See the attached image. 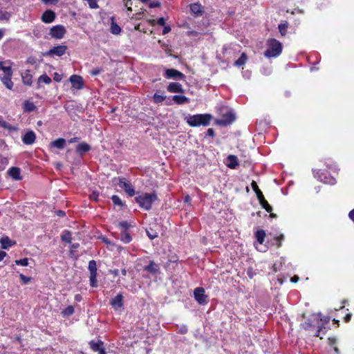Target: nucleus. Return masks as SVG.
Wrapping results in <instances>:
<instances>
[{
	"mask_svg": "<svg viewBox=\"0 0 354 354\" xmlns=\"http://www.w3.org/2000/svg\"><path fill=\"white\" fill-rule=\"evenodd\" d=\"M212 120L209 114H197L186 118L187 124L191 127L207 126Z\"/></svg>",
	"mask_w": 354,
	"mask_h": 354,
	"instance_id": "f257e3e1",
	"label": "nucleus"
},
{
	"mask_svg": "<svg viewBox=\"0 0 354 354\" xmlns=\"http://www.w3.org/2000/svg\"><path fill=\"white\" fill-rule=\"evenodd\" d=\"M282 51L281 44L275 39H270L267 41V49L264 55L268 58L277 57Z\"/></svg>",
	"mask_w": 354,
	"mask_h": 354,
	"instance_id": "f03ea898",
	"label": "nucleus"
},
{
	"mask_svg": "<svg viewBox=\"0 0 354 354\" xmlns=\"http://www.w3.org/2000/svg\"><path fill=\"white\" fill-rule=\"evenodd\" d=\"M135 199L141 207L149 210L151 209L153 203L156 201L157 196L155 194L145 193L136 196Z\"/></svg>",
	"mask_w": 354,
	"mask_h": 354,
	"instance_id": "7ed1b4c3",
	"label": "nucleus"
},
{
	"mask_svg": "<svg viewBox=\"0 0 354 354\" xmlns=\"http://www.w3.org/2000/svg\"><path fill=\"white\" fill-rule=\"evenodd\" d=\"M248 180L250 181V186L252 190L255 192L257 197L261 204V207L265 209L268 212H271L272 210V207L269 205L268 201L265 199L263 193L259 189L257 182L254 180H250L248 178Z\"/></svg>",
	"mask_w": 354,
	"mask_h": 354,
	"instance_id": "20e7f679",
	"label": "nucleus"
},
{
	"mask_svg": "<svg viewBox=\"0 0 354 354\" xmlns=\"http://www.w3.org/2000/svg\"><path fill=\"white\" fill-rule=\"evenodd\" d=\"M66 33V29L62 25H57V26H53L50 29V32H49V35L51 36V37L56 39H62L64 37Z\"/></svg>",
	"mask_w": 354,
	"mask_h": 354,
	"instance_id": "39448f33",
	"label": "nucleus"
},
{
	"mask_svg": "<svg viewBox=\"0 0 354 354\" xmlns=\"http://www.w3.org/2000/svg\"><path fill=\"white\" fill-rule=\"evenodd\" d=\"M255 236L257 241V243L255 244L257 250L260 252H266L268 248L266 245L263 244L266 236L265 231L263 230H257L255 233Z\"/></svg>",
	"mask_w": 354,
	"mask_h": 354,
	"instance_id": "423d86ee",
	"label": "nucleus"
},
{
	"mask_svg": "<svg viewBox=\"0 0 354 354\" xmlns=\"http://www.w3.org/2000/svg\"><path fill=\"white\" fill-rule=\"evenodd\" d=\"M314 177L318 180L323 182L326 184L334 185L336 183L335 178L327 176L326 174L320 172L319 170L313 169Z\"/></svg>",
	"mask_w": 354,
	"mask_h": 354,
	"instance_id": "0eeeda50",
	"label": "nucleus"
},
{
	"mask_svg": "<svg viewBox=\"0 0 354 354\" xmlns=\"http://www.w3.org/2000/svg\"><path fill=\"white\" fill-rule=\"evenodd\" d=\"M67 46L64 45H59L50 48L48 52L45 53L46 56H62L66 53Z\"/></svg>",
	"mask_w": 354,
	"mask_h": 354,
	"instance_id": "6e6552de",
	"label": "nucleus"
},
{
	"mask_svg": "<svg viewBox=\"0 0 354 354\" xmlns=\"http://www.w3.org/2000/svg\"><path fill=\"white\" fill-rule=\"evenodd\" d=\"M194 297L201 304L207 303V296L205 295V290L203 288H196L194 290Z\"/></svg>",
	"mask_w": 354,
	"mask_h": 354,
	"instance_id": "1a4fd4ad",
	"label": "nucleus"
},
{
	"mask_svg": "<svg viewBox=\"0 0 354 354\" xmlns=\"http://www.w3.org/2000/svg\"><path fill=\"white\" fill-rule=\"evenodd\" d=\"M165 77L168 79L182 80L185 75L176 69L170 68L165 71Z\"/></svg>",
	"mask_w": 354,
	"mask_h": 354,
	"instance_id": "9d476101",
	"label": "nucleus"
},
{
	"mask_svg": "<svg viewBox=\"0 0 354 354\" xmlns=\"http://www.w3.org/2000/svg\"><path fill=\"white\" fill-rule=\"evenodd\" d=\"M70 82H71L73 87L77 89H81L83 88V80L81 76L73 75L70 77Z\"/></svg>",
	"mask_w": 354,
	"mask_h": 354,
	"instance_id": "9b49d317",
	"label": "nucleus"
},
{
	"mask_svg": "<svg viewBox=\"0 0 354 354\" xmlns=\"http://www.w3.org/2000/svg\"><path fill=\"white\" fill-rule=\"evenodd\" d=\"M8 174L15 180H21L22 179V176L21 175V169L19 167H10L8 170Z\"/></svg>",
	"mask_w": 354,
	"mask_h": 354,
	"instance_id": "f8f14e48",
	"label": "nucleus"
},
{
	"mask_svg": "<svg viewBox=\"0 0 354 354\" xmlns=\"http://www.w3.org/2000/svg\"><path fill=\"white\" fill-rule=\"evenodd\" d=\"M118 185L120 188L123 189L125 191V192L130 196L134 195V189L129 183L120 180Z\"/></svg>",
	"mask_w": 354,
	"mask_h": 354,
	"instance_id": "ddd939ff",
	"label": "nucleus"
},
{
	"mask_svg": "<svg viewBox=\"0 0 354 354\" xmlns=\"http://www.w3.org/2000/svg\"><path fill=\"white\" fill-rule=\"evenodd\" d=\"M315 317V319H319L320 322H322L321 324L318 323V330L317 331L315 335L317 337H319L320 335V332L322 329V326L326 324H328V322H329V318H328L327 317H322V315L320 313H318L315 315H314Z\"/></svg>",
	"mask_w": 354,
	"mask_h": 354,
	"instance_id": "4468645a",
	"label": "nucleus"
},
{
	"mask_svg": "<svg viewBox=\"0 0 354 354\" xmlns=\"http://www.w3.org/2000/svg\"><path fill=\"white\" fill-rule=\"evenodd\" d=\"M111 305L115 308L118 309L123 306V296L122 294H118L110 301Z\"/></svg>",
	"mask_w": 354,
	"mask_h": 354,
	"instance_id": "2eb2a0df",
	"label": "nucleus"
},
{
	"mask_svg": "<svg viewBox=\"0 0 354 354\" xmlns=\"http://www.w3.org/2000/svg\"><path fill=\"white\" fill-rule=\"evenodd\" d=\"M55 19V14L53 11L48 10L44 12L41 17V20L46 24L53 22Z\"/></svg>",
	"mask_w": 354,
	"mask_h": 354,
	"instance_id": "dca6fc26",
	"label": "nucleus"
},
{
	"mask_svg": "<svg viewBox=\"0 0 354 354\" xmlns=\"http://www.w3.org/2000/svg\"><path fill=\"white\" fill-rule=\"evenodd\" d=\"M169 92L171 93H183L184 90L182 85L178 82H171L167 87Z\"/></svg>",
	"mask_w": 354,
	"mask_h": 354,
	"instance_id": "f3484780",
	"label": "nucleus"
},
{
	"mask_svg": "<svg viewBox=\"0 0 354 354\" xmlns=\"http://www.w3.org/2000/svg\"><path fill=\"white\" fill-rule=\"evenodd\" d=\"M35 133L32 131H29L24 136L22 140L26 145H32L35 142Z\"/></svg>",
	"mask_w": 354,
	"mask_h": 354,
	"instance_id": "a211bd4d",
	"label": "nucleus"
},
{
	"mask_svg": "<svg viewBox=\"0 0 354 354\" xmlns=\"http://www.w3.org/2000/svg\"><path fill=\"white\" fill-rule=\"evenodd\" d=\"M12 75H3L0 77L1 81L3 85L9 90H12L14 86V83L12 81Z\"/></svg>",
	"mask_w": 354,
	"mask_h": 354,
	"instance_id": "6ab92c4d",
	"label": "nucleus"
},
{
	"mask_svg": "<svg viewBox=\"0 0 354 354\" xmlns=\"http://www.w3.org/2000/svg\"><path fill=\"white\" fill-rule=\"evenodd\" d=\"M144 270L151 274H155L158 272L159 266L153 261H150L149 265L146 266Z\"/></svg>",
	"mask_w": 354,
	"mask_h": 354,
	"instance_id": "aec40b11",
	"label": "nucleus"
},
{
	"mask_svg": "<svg viewBox=\"0 0 354 354\" xmlns=\"http://www.w3.org/2000/svg\"><path fill=\"white\" fill-rule=\"evenodd\" d=\"M91 149V146L86 142H81L76 147V151L80 155L88 152Z\"/></svg>",
	"mask_w": 354,
	"mask_h": 354,
	"instance_id": "412c9836",
	"label": "nucleus"
},
{
	"mask_svg": "<svg viewBox=\"0 0 354 354\" xmlns=\"http://www.w3.org/2000/svg\"><path fill=\"white\" fill-rule=\"evenodd\" d=\"M223 118L221 121V122L223 124H230V123L232 122L233 121H234V120H235V115L231 111L226 113L225 114L223 115Z\"/></svg>",
	"mask_w": 354,
	"mask_h": 354,
	"instance_id": "4be33fe9",
	"label": "nucleus"
},
{
	"mask_svg": "<svg viewBox=\"0 0 354 354\" xmlns=\"http://www.w3.org/2000/svg\"><path fill=\"white\" fill-rule=\"evenodd\" d=\"M190 10L192 14L198 16L201 15L203 12L202 6L198 3H192L190 5Z\"/></svg>",
	"mask_w": 354,
	"mask_h": 354,
	"instance_id": "5701e85b",
	"label": "nucleus"
},
{
	"mask_svg": "<svg viewBox=\"0 0 354 354\" xmlns=\"http://www.w3.org/2000/svg\"><path fill=\"white\" fill-rule=\"evenodd\" d=\"M21 77L24 84L28 86H30L32 84V77L29 71H26L24 73H22Z\"/></svg>",
	"mask_w": 354,
	"mask_h": 354,
	"instance_id": "b1692460",
	"label": "nucleus"
},
{
	"mask_svg": "<svg viewBox=\"0 0 354 354\" xmlns=\"http://www.w3.org/2000/svg\"><path fill=\"white\" fill-rule=\"evenodd\" d=\"M172 99L178 104H186L189 102V98L185 95H174Z\"/></svg>",
	"mask_w": 354,
	"mask_h": 354,
	"instance_id": "393cba45",
	"label": "nucleus"
},
{
	"mask_svg": "<svg viewBox=\"0 0 354 354\" xmlns=\"http://www.w3.org/2000/svg\"><path fill=\"white\" fill-rule=\"evenodd\" d=\"M226 165L230 168H235L237 165L236 157L232 155L229 156L227 158Z\"/></svg>",
	"mask_w": 354,
	"mask_h": 354,
	"instance_id": "a878e982",
	"label": "nucleus"
},
{
	"mask_svg": "<svg viewBox=\"0 0 354 354\" xmlns=\"http://www.w3.org/2000/svg\"><path fill=\"white\" fill-rule=\"evenodd\" d=\"M65 144H66V140L64 138H58V139L55 140V141H53V142H51L52 146H53L57 149H64Z\"/></svg>",
	"mask_w": 354,
	"mask_h": 354,
	"instance_id": "bb28decb",
	"label": "nucleus"
},
{
	"mask_svg": "<svg viewBox=\"0 0 354 354\" xmlns=\"http://www.w3.org/2000/svg\"><path fill=\"white\" fill-rule=\"evenodd\" d=\"M120 240L124 243H128L131 241L130 234L125 230L121 231L120 234Z\"/></svg>",
	"mask_w": 354,
	"mask_h": 354,
	"instance_id": "cd10ccee",
	"label": "nucleus"
},
{
	"mask_svg": "<svg viewBox=\"0 0 354 354\" xmlns=\"http://www.w3.org/2000/svg\"><path fill=\"white\" fill-rule=\"evenodd\" d=\"M158 93L159 91H157L153 97V102L156 104L161 103L166 99V95L159 94Z\"/></svg>",
	"mask_w": 354,
	"mask_h": 354,
	"instance_id": "c85d7f7f",
	"label": "nucleus"
},
{
	"mask_svg": "<svg viewBox=\"0 0 354 354\" xmlns=\"http://www.w3.org/2000/svg\"><path fill=\"white\" fill-rule=\"evenodd\" d=\"M35 105L29 101H25L24 103V109L25 111L31 112L35 109Z\"/></svg>",
	"mask_w": 354,
	"mask_h": 354,
	"instance_id": "c756f323",
	"label": "nucleus"
},
{
	"mask_svg": "<svg viewBox=\"0 0 354 354\" xmlns=\"http://www.w3.org/2000/svg\"><path fill=\"white\" fill-rule=\"evenodd\" d=\"M89 344L93 351H98L100 348L103 346V342L100 340L97 341V342L91 341Z\"/></svg>",
	"mask_w": 354,
	"mask_h": 354,
	"instance_id": "7c9ffc66",
	"label": "nucleus"
},
{
	"mask_svg": "<svg viewBox=\"0 0 354 354\" xmlns=\"http://www.w3.org/2000/svg\"><path fill=\"white\" fill-rule=\"evenodd\" d=\"M62 240L64 242L70 243L71 242V233L69 231H64L62 234Z\"/></svg>",
	"mask_w": 354,
	"mask_h": 354,
	"instance_id": "2f4dec72",
	"label": "nucleus"
},
{
	"mask_svg": "<svg viewBox=\"0 0 354 354\" xmlns=\"http://www.w3.org/2000/svg\"><path fill=\"white\" fill-rule=\"evenodd\" d=\"M0 242L1 244V247L3 249H7L8 247H10L12 245L11 241L10 240V239L8 237L2 238L0 241Z\"/></svg>",
	"mask_w": 354,
	"mask_h": 354,
	"instance_id": "473e14b6",
	"label": "nucleus"
},
{
	"mask_svg": "<svg viewBox=\"0 0 354 354\" xmlns=\"http://www.w3.org/2000/svg\"><path fill=\"white\" fill-rule=\"evenodd\" d=\"M74 313V308L72 306H68L64 310H62V313L64 317H69Z\"/></svg>",
	"mask_w": 354,
	"mask_h": 354,
	"instance_id": "72a5a7b5",
	"label": "nucleus"
},
{
	"mask_svg": "<svg viewBox=\"0 0 354 354\" xmlns=\"http://www.w3.org/2000/svg\"><path fill=\"white\" fill-rule=\"evenodd\" d=\"M121 28L120 27L114 23V21H112L111 26V33L114 35H118L120 32Z\"/></svg>",
	"mask_w": 354,
	"mask_h": 354,
	"instance_id": "f704fd0d",
	"label": "nucleus"
},
{
	"mask_svg": "<svg viewBox=\"0 0 354 354\" xmlns=\"http://www.w3.org/2000/svg\"><path fill=\"white\" fill-rule=\"evenodd\" d=\"M8 164V158L0 155V171L4 170Z\"/></svg>",
	"mask_w": 354,
	"mask_h": 354,
	"instance_id": "c9c22d12",
	"label": "nucleus"
},
{
	"mask_svg": "<svg viewBox=\"0 0 354 354\" xmlns=\"http://www.w3.org/2000/svg\"><path fill=\"white\" fill-rule=\"evenodd\" d=\"M88 270L91 273H97L96 262L94 260H91L88 263Z\"/></svg>",
	"mask_w": 354,
	"mask_h": 354,
	"instance_id": "e433bc0d",
	"label": "nucleus"
},
{
	"mask_svg": "<svg viewBox=\"0 0 354 354\" xmlns=\"http://www.w3.org/2000/svg\"><path fill=\"white\" fill-rule=\"evenodd\" d=\"M41 82L48 84L51 82V79L46 75H42L38 79V83Z\"/></svg>",
	"mask_w": 354,
	"mask_h": 354,
	"instance_id": "4c0bfd02",
	"label": "nucleus"
},
{
	"mask_svg": "<svg viewBox=\"0 0 354 354\" xmlns=\"http://www.w3.org/2000/svg\"><path fill=\"white\" fill-rule=\"evenodd\" d=\"M111 199H112V201L114 203V205H118L120 207L123 206L124 204H123L122 200L117 195H113L111 197Z\"/></svg>",
	"mask_w": 354,
	"mask_h": 354,
	"instance_id": "58836bf2",
	"label": "nucleus"
},
{
	"mask_svg": "<svg viewBox=\"0 0 354 354\" xmlns=\"http://www.w3.org/2000/svg\"><path fill=\"white\" fill-rule=\"evenodd\" d=\"M287 28H288V24L287 23L280 24L279 25V32H280L281 35L283 36V35H285L286 34Z\"/></svg>",
	"mask_w": 354,
	"mask_h": 354,
	"instance_id": "ea45409f",
	"label": "nucleus"
},
{
	"mask_svg": "<svg viewBox=\"0 0 354 354\" xmlns=\"http://www.w3.org/2000/svg\"><path fill=\"white\" fill-rule=\"evenodd\" d=\"M97 273H91L90 274V282L91 286L92 287H95L97 286Z\"/></svg>",
	"mask_w": 354,
	"mask_h": 354,
	"instance_id": "a19ab883",
	"label": "nucleus"
},
{
	"mask_svg": "<svg viewBox=\"0 0 354 354\" xmlns=\"http://www.w3.org/2000/svg\"><path fill=\"white\" fill-rule=\"evenodd\" d=\"M1 70L3 71V75H12L11 66H1Z\"/></svg>",
	"mask_w": 354,
	"mask_h": 354,
	"instance_id": "79ce46f5",
	"label": "nucleus"
},
{
	"mask_svg": "<svg viewBox=\"0 0 354 354\" xmlns=\"http://www.w3.org/2000/svg\"><path fill=\"white\" fill-rule=\"evenodd\" d=\"M15 262L17 265L21 266H27L28 265V259L27 258L16 260Z\"/></svg>",
	"mask_w": 354,
	"mask_h": 354,
	"instance_id": "37998d69",
	"label": "nucleus"
},
{
	"mask_svg": "<svg viewBox=\"0 0 354 354\" xmlns=\"http://www.w3.org/2000/svg\"><path fill=\"white\" fill-rule=\"evenodd\" d=\"M147 234L149 236L150 239H154L155 238L158 237V233L151 229L147 230Z\"/></svg>",
	"mask_w": 354,
	"mask_h": 354,
	"instance_id": "c03bdc74",
	"label": "nucleus"
},
{
	"mask_svg": "<svg viewBox=\"0 0 354 354\" xmlns=\"http://www.w3.org/2000/svg\"><path fill=\"white\" fill-rule=\"evenodd\" d=\"M91 8L96 9L98 8V4L96 0H86Z\"/></svg>",
	"mask_w": 354,
	"mask_h": 354,
	"instance_id": "a18cd8bd",
	"label": "nucleus"
},
{
	"mask_svg": "<svg viewBox=\"0 0 354 354\" xmlns=\"http://www.w3.org/2000/svg\"><path fill=\"white\" fill-rule=\"evenodd\" d=\"M19 278L24 284H27L30 280V277H26L23 274H19Z\"/></svg>",
	"mask_w": 354,
	"mask_h": 354,
	"instance_id": "49530a36",
	"label": "nucleus"
},
{
	"mask_svg": "<svg viewBox=\"0 0 354 354\" xmlns=\"http://www.w3.org/2000/svg\"><path fill=\"white\" fill-rule=\"evenodd\" d=\"M10 17V14L8 12H1L0 19L8 20Z\"/></svg>",
	"mask_w": 354,
	"mask_h": 354,
	"instance_id": "de8ad7c7",
	"label": "nucleus"
},
{
	"mask_svg": "<svg viewBox=\"0 0 354 354\" xmlns=\"http://www.w3.org/2000/svg\"><path fill=\"white\" fill-rule=\"evenodd\" d=\"M187 327L185 325H183L178 328V332L180 334H185L187 332Z\"/></svg>",
	"mask_w": 354,
	"mask_h": 354,
	"instance_id": "09e8293b",
	"label": "nucleus"
},
{
	"mask_svg": "<svg viewBox=\"0 0 354 354\" xmlns=\"http://www.w3.org/2000/svg\"><path fill=\"white\" fill-rule=\"evenodd\" d=\"M119 226L122 228V231H127V228L129 227V225L128 224L127 222L126 221H123V222H120L119 223Z\"/></svg>",
	"mask_w": 354,
	"mask_h": 354,
	"instance_id": "8fccbe9b",
	"label": "nucleus"
},
{
	"mask_svg": "<svg viewBox=\"0 0 354 354\" xmlns=\"http://www.w3.org/2000/svg\"><path fill=\"white\" fill-rule=\"evenodd\" d=\"M0 126L3 127L4 129H10V130L14 129V128H12L11 126H10L5 121L0 120Z\"/></svg>",
	"mask_w": 354,
	"mask_h": 354,
	"instance_id": "3c124183",
	"label": "nucleus"
},
{
	"mask_svg": "<svg viewBox=\"0 0 354 354\" xmlns=\"http://www.w3.org/2000/svg\"><path fill=\"white\" fill-rule=\"evenodd\" d=\"M236 64L238 66L243 64V53L240 55L239 59L236 62Z\"/></svg>",
	"mask_w": 354,
	"mask_h": 354,
	"instance_id": "603ef678",
	"label": "nucleus"
},
{
	"mask_svg": "<svg viewBox=\"0 0 354 354\" xmlns=\"http://www.w3.org/2000/svg\"><path fill=\"white\" fill-rule=\"evenodd\" d=\"M160 6V3L159 1H153L149 3L150 8H158Z\"/></svg>",
	"mask_w": 354,
	"mask_h": 354,
	"instance_id": "864d4df0",
	"label": "nucleus"
},
{
	"mask_svg": "<svg viewBox=\"0 0 354 354\" xmlns=\"http://www.w3.org/2000/svg\"><path fill=\"white\" fill-rule=\"evenodd\" d=\"M157 24L160 26H165V19L163 17H160L158 19Z\"/></svg>",
	"mask_w": 354,
	"mask_h": 354,
	"instance_id": "5fc2aeb1",
	"label": "nucleus"
},
{
	"mask_svg": "<svg viewBox=\"0 0 354 354\" xmlns=\"http://www.w3.org/2000/svg\"><path fill=\"white\" fill-rule=\"evenodd\" d=\"M62 75L58 74L57 73H54V80L59 82L62 80Z\"/></svg>",
	"mask_w": 354,
	"mask_h": 354,
	"instance_id": "6e6d98bb",
	"label": "nucleus"
},
{
	"mask_svg": "<svg viewBox=\"0 0 354 354\" xmlns=\"http://www.w3.org/2000/svg\"><path fill=\"white\" fill-rule=\"evenodd\" d=\"M90 198L93 201H97V199H98V194H97L96 192H93L91 195H90Z\"/></svg>",
	"mask_w": 354,
	"mask_h": 354,
	"instance_id": "4d7b16f0",
	"label": "nucleus"
},
{
	"mask_svg": "<svg viewBox=\"0 0 354 354\" xmlns=\"http://www.w3.org/2000/svg\"><path fill=\"white\" fill-rule=\"evenodd\" d=\"M170 31H171V28L169 26H164L162 34L166 35L168 32H169Z\"/></svg>",
	"mask_w": 354,
	"mask_h": 354,
	"instance_id": "13d9d810",
	"label": "nucleus"
},
{
	"mask_svg": "<svg viewBox=\"0 0 354 354\" xmlns=\"http://www.w3.org/2000/svg\"><path fill=\"white\" fill-rule=\"evenodd\" d=\"M109 272L111 273L114 277H116L119 274V270L118 269L109 270Z\"/></svg>",
	"mask_w": 354,
	"mask_h": 354,
	"instance_id": "bf43d9fd",
	"label": "nucleus"
},
{
	"mask_svg": "<svg viewBox=\"0 0 354 354\" xmlns=\"http://www.w3.org/2000/svg\"><path fill=\"white\" fill-rule=\"evenodd\" d=\"M101 72V70L100 68H95L91 71L92 75H97Z\"/></svg>",
	"mask_w": 354,
	"mask_h": 354,
	"instance_id": "052dcab7",
	"label": "nucleus"
},
{
	"mask_svg": "<svg viewBox=\"0 0 354 354\" xmlns=\"http://www.w3.org/2000/svg\"><path fill=\"white\" fill-rule=\"evenodd\" d=\"M271 71H272L271 68L270 67H268L267 68H264L263 73V74L268 75L271 73Z\"/></svg>",
	"mask_w": 354,
	"mask_h": 354,
	"instance_id": "680f3d73",
	"label": "nucleus"
},
{
	"mask_svg": "<svg viewBox=\"0 0 354 354\" xmlns=\"http://www.w3.org/2000/svg\"><path fill=\"white\" fill-rule=\"evenodd\" d=\"M207 134L211 137H213L214 136V131L213 129H208L207 131Z\"/></svg>",
	"mask_w": 354,
	"mask_h": 354,
	"instance_id": "e2e57ef3",
	"label": "nucleus"
},
{
	"mask_svg": "<svg viewBox=\"0 0 354 354\" xmlns=\"http://www.w3.org/2000/svg\"><path fill=\"white\" fill-rule=\"evenodd\" d=\"M302 326L306 330H308L311 326V324L308 322H304V324H302Z\"/></svg>",
	"mask_w": 354,
	"mask_h": 354,
	"instance_id": "0e129e2a",
	"label": "nucleus"
},
{
	"mask_svg": "<svg viewBox=\"0 0 354 354\" xmlns=\"http://www.w3.org/2000/svg\"><path fill=\"white\" fill-rule=\"evenodd\" d=\"M299 278L298 276L295 275L293 277L291 278L290 281L291 282L295 283L299 281Z\"/></svg>",
	"mask_w": 354,
	"mask_h": 354,
	"instance_id": "69168bd1",
	"label": "nucleus"
},
{
	"mask_svg": "<svg viewBox=\"0 0 354 354\" xmlns=\"http://www.w3.org/2000/svg\"><path fill=\"white\" fill-rule=\"evenodd\" d=\"M79 140V138L77 137H75V138H71L69 140H68V142L69 143H74V142H77Z\"/></svg>",
	"mask_w": 354,
	"mask_h": 354,
	"instance_id": "338daca9",
	"label": "nucleus"
},
{
	"mask_svg": "<svg viewBox=\"0 0 354 354\" xmlns=\"http://www.w3.org/2000/svg\"><path fill=\"white\" fill-rule=\"evenodd\" d=\"M349 218L354 221V209L349 212Z\"/></svg>",
	"mask_w": 354,
	"mask_h": 354,
	"instance_id": "774afa93",
	"label": "nucleus"
}]
</instances>
